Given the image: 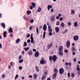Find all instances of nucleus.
<instances>
[{"label": "nucleus", "mask_w": 80, "mask_h": 80, "mask_svg": "<svg viewBox=\"0 0 80 80\" xmlns=\"http://www.w3.org/2000/svg\"><path fill=\"white\" fill-rule=\"evenodd\" d=\"M59 74H63L64 73V69L63 68H61L59 69Z\"/></svg>", "instance_id": "obj_1"}, {"label": "nucleus", "mask_w": 80, "mask_h": 80, "mask_svg": "<svg viewBox=\"0 0 80 80\" xmlns=\"http://www.w3.org/2000/svg\"><path fill=\"white\" fill-rule=\"evenodd\" d=\"M58 58L56 56V55H54L52 57V60L54 62H55L57 59Z\"/></svg>", "instance_id": "obj_2"}, {"label": "nucleus", "mask_w": 80, "mask_h": 80, "mask_svg": "<svg viewBox=\"0 0 80 80\" xmlns=\"http://www.w3.org/2000/svg\"><path fill=\"white\" fill-rule=\"evenodd\" d=\"M73 40L74 41H77L78 40V36H75L73 37Z\"/></svg>", "instance_id": "obj_3"}, {"label": "nucleus", "mask_w": 80, "mask_h": 80, "mask_svg": "<svg viewBox=\"0 0 80 80\" xmlns=\"http://www.w3.org/2000/svg\"><path fill=\"white\" fill-rule=\"evenodd\" d=\"M39 55H40V53H39V52L38 51L36 52L34 54V55L36 57H38L39 56Z\"/></svg>", "instance_id": "obj_4"}, {"label": "nucleus", "mask_w": 80, "mask_h": 80, "mask_svg": "<svg viewBox=\"0 0 80 80\" xmlns=\"http://www.w3.org/2000/svg\"><path fill=\"white\" fill-rule=\"evenodd\" d=\"M48 32H52L53 30L51 29V26H48Z\"/></svg>", "instance_id": "obj_5"}, {"label": "nucleus", "mask_w": 80, "mask_h": 80, "mask_svg": "<svg viewBox=\"0 0 80 80\" xmlns=\"http://www.w3.org/2000/svg\"><path fill=\"white\" fill-rule=\"evenodd\" d=\"M47 25H46V24H45L44 25V26H43V30H44V31H46V30H47Z\"/></svg>", "instance_id": "obj_6"}, {"label": "nucleus", "mask_w": 80, "mask_h": 80, "mask_svg": "<svg viewBox=\"0 0 80 80\" xmlns=\"http://www.w3.org/2000/svg\"><path fill=\"white\" fill-rule=\"evenodd\" d=\"M66 45L67 48H69L70 46V42L69 41L67 42Z\"/></svg>", "instance_id": "obj_7"}, {"label": "nucleus", "mask_w": 80, "mask_h": 80, "mask_svg": "<svg viewBox=\"0 0 80 80\" xmlns=\"http://www.w3.org/2000/svg\"><path fill=\"white\" fill-rule=\"evenodd\" d=\"M40 63L41 65H43V64H45V60L42 59L40 61Z\"/></svg>", "instance_id": "obj_8"}, {"label": "nucleus", "mask_w": 80, "mask_h": 80, "mask_svg": "<svg viewBox=\"0 0 80 80\" xmlns=\"http://www.w3.org/2000/svg\"><path fill=\"white\" fill-rule=\"evenodd\" d=\"M55 30L56 31V33H58V32H59L60 29L58 27H56L55 28Z\"/></svg>", "instance_id": "obj_9"}, {"label": "nucleus", "mask_w": 80, "mask_h": 80, "mask_svg": "<svg viewBox=\"0 0 80 80\" xmlns=\"http://www.w3.org/2000/svg\"><path fill=\"white\" fill-rule=\"evenodd\" d=\"M52 7L53 6H52V5H48V6L47 9L48 10H49L50 8H52Z\"/></svg>", "instance_id": "obj_10"}, {"label": "nucleus", "mask_w": 80, "mask_h": 80, "mask_svg": "<svg viewBox=\"0 0 80 80\" xmlns=\"http://www.w3.org/2000/svg\"><path fill=\"white\" fill-rule=\"evenodd\" d=\"M1 26L3 28H5V23H2L1 24Z\"/></svg>", "instance_id": "obj_11"}, {"label": "nucleus", "mask_w": 80, "mask_h": 80, "mask_svg": "<svg viewBox=\"0 0 80 80\" xmlns=\"http://www.w3.org/2000/svg\"><path fill=\"white\" fill-rule=\"evenodd\" d=\"M3 35L4 38L7 37V32L5 31L3 32Z\"/></svg>", "instance_id": "obj_12"}, {"label": "nucleus", "mask_w": 80, "mask_h": 80, "mask_svg": "<svg viewBox=\"0 0 80 80\" xmlns=\"http://www.w3.org/2000/svg\"><path fill=\"white\" fill-rule=\"evenodd\" d=\"M28 55H32L33 54V52H32V51L30 50L28 52Z\"/></svg>", "instance_id": "obj_13"}, {"label": "nucleus", "mask_w": 80, "mask_h": 80, "mask_svg": "<svg viewBox=\"0 0 80 80\" xmlns=\"http://www.w3.org/2000/svg\"><path fill=\"white\" fill-rule=\"evenodd\" d=\"M33 78L34 80H36L37 78V75L36 74H33Z\"/></svg>", "instance_id": "obj_14"}, {"label": "nucleus", "mask_w": 80, "mask_h": 80, "mask_svg": "<svg viewBox=\"0 0 80 80\" xmlns=\"http://www.w3.org/2000/svg\"><path fill=\"white\" fill-rule=\"evenodd\" d=\"M53 45V44L52 43L51 44H49L48 45V49H49V48H50L52 47V46Z\"/></svg>", "instance_id": "obj_15"}, {"label": "nucleus", "mask_w": 80, "mask_h": 80, "mask_svg": "<svg viewBox=\"0 0 80 80\" xmlns=\"http://www.w3.org/2000/svg\"><path fill=\"white\" fill-rule=\"evenodd\" d=\"M56 77H57V74H54L52 76L53 79H55V78H56Z\"/></svg>", "instance_id": "obj_16"}, {"label": "nucleus", "mask_w": 80, "mask_h": 80, "mask_svg": "<svg viewBox=\"0 0 80 80\" xmlns=\"http://www.w3.org/2000/svg\"><path fill=\"white\" fill-rule=\"evenodd\" d=\"M8 32L9 33H12L13 32V30H12V28H10L8 29Z\"/></svg>", "instance_id": "obj_17"}, {"label": "nucleus", "mask_w": 80, "mask_h": 80, "mask_svg": "<svg viewBox=\"0 0 80 80\" xmlns=\"http://www.w3.org/2000/svg\"><path fill=\"white\" fill-rule=\"evenodd\" d=\"M46 78V75H43V76L42 78V80H45Z\"/></svg>", "instance_id": "obj_18"}, {"label": "nucleus", "mask_w": 80, "mask_h": 80, "mask_svg": "<svg viewBox=\"0 0 80 80\" xmlns=\"http://www.w3.org/2000/svg\"><path fill=\"white\" fill-rule=\"evenodd\" d=\"M20 38H18L16 40V43H18L19 42H20Z\"/></svg>", "instance_id": "obj_19"}, {"label": "nucleus", "mask_w": 80, "mask_h": 80, "mask_svg": "<svg viewBox=\"0 0 80 80\" xmlns=\"http://www.w3.org/2000/svg\"><path fill=\"white\" fill-rule=\"evenodd\" d=\"M31 4L33 8H35V7L36 6V4L34 2H32Z\"/></svg>", "instance_id": "obj_20"}, {"label": "nucleus", "mask_w": 80, "mask_h": 80, "mask_svg": "<svg viewBox=\"0 0 80 80\" xmlns=\"http://www.w3.org/2000/svg\"><path fill=\"white\" fill-rule=\"evenodd\" d=\"M35 68L36 69V71L38 72H39V68H38V66H35Z\"/></svg>", "instance_id": "obj_21"}, {"label": "nucleus", "mask_w": 80, "mask_h": 80, "mask_svg": "<svg viewBox=\"0 0 80 80\" xmlns=\"http://www.w3.org/2000/svg\"><path fill=\"white\" fill-rule=\"evenodd\" d=\"M49 59L50 61H52V60H53V57H52V56H49Z\"/></svg>", "instance_id": "obj_22"}, {"label": "nucleus", "mask_w": 80, "mask_h": 80, "mask_svg": "<svg viewBox=\"0 0 80 80\" xmlns=\"http://www.w3.org/2000/svg\"><path fill=\"white\" fill-rule=\"evenodd\" d=\"M42 10V9L41 7H39L38 8V10L37 11L38 12H40Z\"/></svg>", "instance_id": "obj_23"}, {"label": "nucleus", "mask_w": 80, "mask_h": 80, "mask_svg": "<svg viewBox=\"0 0 80 80\" xmlns=\"http://www.w3.org/2000/svg\"><path fill=\"white\" fill-rule=\"evenodd\" d=\"M58 54L59 55H62V56H63V52H62V51H59Z\"/></svg>", "instance_id": "obj_24"}, {"label": "nucleus", "mask_w": 80, "mask_h": 80, "mask_svg": "<svg viewBox=\"0 0 80 80\" xmlns=\"http://www.w3.org/2000/svg\"><path fill=\"white\" fill-rule=\"evenodd\" d=\"M54 72H55L54 74H57L58 73V70H57V69L56 68H55L54 69Z\"/></svg>", "instance_id": "obj_25"}, {"label": "nucleus", "mask_w": 80, "mask_h": 80, "mask_svg": "<svg viewBox=\"0 0 80 80\" xmlns=\"http://www.w3.org/2000/svg\"><path fill=\"white\" fill-rule=\"evenodd\" d=\"M46 34V32H44L43 33V36L42 37L43 39H44L45 38V34Z\"/></svg>", "instance_id": "obj_26"}, {"label": "nucleus", "mask_w": 80, "mask_h": 80, "mask_svg": "<svg viewBox=\"0 0 80 80\" xmlns=\"http://www.w3.org/2000/svg\"><path fill=\"white\" fill-rule=\"evenodd\" d=\"M74 25L75 27H77V25H78V23L77 22H75L74 23Z\"/></svg>", "instance_id": "obj_27"}, {"label": "nucleus", "mask_w": 80, "mask_h": 80, "mask_svg": "<svg viewBox=\"0 0 80 80\" xmlns=\"http://www.w3.org/2000/svg\"><path fill=\"white\" fill-rule=\"evenodd\" d=\"M63 49V47L62 46H60L59 49V51H61Z\"/></svg>", "instance_id": "obj_28"}, {"label": "nucleus", "mask_w": 80, "mask_h": 80, "mask_svg": "<svg viewBox=\"0 0 80 80\" xmlns=\"http://www.w3.org/2000/svg\"><path fill=\"white\" fill-rule=\"evenodd\" d=\"M23 62V59H21L19 61V63H22V62Z\"/></svg>", "instance_id": "obj_29"}, {"label": "nucleus", "mask_w": 80, "mask_h": 80, "mask_svg": "<svg viewBox=\"0 0 80 80\" xmlns=\"http://www.w3.org/2000/svg\"><path fill=\"white\" fill-rule=\"evenodd\" d=\"M77 71H79L80 70V68H79V65H77Z\"/></svg>", "instance_id": "obj_30"}, {"label": "nucleus", "mask_w": 80, "mask_h": 80, "mask_svg": "<svg viewBox=\"0 0 80 80\" xmlns=\"http://www.w3.org/2000/svg\"><path fill=\"white\" fill-rule=\"evenodd\" d=\"M23 18L26 20V21H28V19L25 16H24Z\"/></svg>", "instance_id": "obj_31"}, {"label": "nucleus", "mask_w": 80, "mask_h": 80, "mask_svg": "<svg viewBox=\"0 0 80 80\" xmlns=\"http://www.w3.org/2000/svg\"><path fill=\"white\" fill-rule=\"evenodd\" d=\"M27 45V43L26 42H24V44L23 45V47H26Z\"/></svg>", "instance_id": "obj_32"}, {"label": "nucleus", "mask_w": 80, "mask_h": 80, "mask_svg": "<svg viewBox=\"0 0 80 80\" xmlns=\"http://www.w3.org/2000/svg\"><path fill=\"white\" fill-rule=\"evenodd\" d=\"M31 14V11H28L27 12V15H30V14Z\"/></svg>", "instance_id": "obj_33"}, {"label": "nucleus", "mask_w": 80, "mask_h": 80, "mask_svg": "<svg viewBox=\"0 0 80 80\" xmlns=\"http://www.w3.org/2000/svg\"><path fill=\"white\" fill-rule=\"evenodd\" d=\"M71 11V15H72V14H73L75 13V11H74V10H72Z\"/></svg>", "instance_id": "obj_34"}, {"label": "nucleus", "mask_w": 80, "mask_h": 80, "mask_svg": "<svg viewBox=\"0 0 80 80\" xmlns=\"http://www.w3.org/2000/svg\"><path fill=\"white\" fill-rule=\"evenodd\" d=\"M29 49V48L27 47V48H24V50L26 51V52H27L28 50V49Z\"/></svg>", "instance_id": "obj_35"}, {"label": "nucleus", "mask_w": 80, "mask_h": 80, "mask_svg": "<svg viewBox=\"0 0 80 80\" xmlns=\"http://www.w3.org/2000/svg\"><path fill=\"white\" fill-rule=\"evenodd\" d=\"M61 25L62 27H63L65 26V24H64V22H62L61 23Z\"/></svg>", "instance_id": "obj_36"}, {"label": "nucleus", "mask_w": 80, "mask_h": 80, "mask_svg": "<svg viewBox=\"0 0 80 80\" xmlns=\"http://www.w3.org/2000/svg\"><path fill=\"white\" fill-rule=\"evenodd\" d=\"M68 25L69 26H71V25H72V23H71V22H69L68 23Z\"/></svg>", "instance_id": "obj_37"}, {"label": "nucleus", "mask_w": 80, "mask_h": 80, "mask_svg": "<svg viewBox=\"0 0 80 80\" xmlns=\"http://www.w3.org/2000/svg\"><path fill=\"white\" fill-rule=\"evenodd\" d=\"M78 77H79V75H80V70L78 71Z\"/></svg>", "instance_id": "obj_38"}, {"label": "nucleus", "mask_w": 80, "mask_h": 80, "mask_svg": "<svg viewBox=\"0 0 80 80\" xmlns=\"http://www.w3.org/2000/svg\"><path fill=\"white\" fill-rule=\"evenodd\" d=\"M71 77H75V74H74L73 73H72Z\"/></svg>", "instance_id": "obj_39"}, {"label": "nucleus", "mask_w": 80, "mask_h": 80, "mask_svg": "<svg viewBox=\"0 0 80 80\" xmlns=\"http://www.w3.org/2000/svg\"><path fill=\"white\" fill-rule=\"evenodd\" d=\"M34 22V20H33V19H31L30 20V23H33Z\"/></svg>", "instance_id": "obj_40"}, {"label": "nucleus", "mask_w": 80, "mask_h": 80, "mask_svg": "<svg viewBox=\"0 0 80 80\" xmlns=\"http://www.w3.org/2000/svg\"><path fill=\"white\" fill-rule=\"evenodd\" d=\"M22 56L21 55H20L19 56L18 59L20 60V59H21V58H22Z\"/></svg>", "instance_id": "obj_41"}, {"label": "nucleus", "mask_w": 80, "mask_h": 80, "mask_svg": "<svg viewBox=\"0 0 80 80\" xmlns=\"http://www.w3.org/2000/svg\"><path fill=\"white\" fill-rule=\"evenodd\" d=\"M59 24L60 22H59V21H57L56 24V25H59Z\"/></svg>", "instance_id": "obj_42"}, {"label": "nucleus", "mask_w": 80, "mask_h": 80, "mask_svg": "<svg viewBox=\"0 0 80 80\" xmlns=\"http://www.w3.org/2000/svg\"><path fill=\"white\" fill-rule=\"evenodd\" d=\"M36 31L37 34H38V28H36Z\"/></svg>", "instance_id": "obj_43"}, {"label": "nucleus", "mask_w": 80, "mask_h": 80, "mask_svg": "<svg viewBox=\"0 0 80 80\" xmlns=\"http://www.w3.org/2000/svg\"><path fill=\"white\" fill-rule=\"evenodd\" d=\"M18 68L19 70H22V67L21 66H20Z\"/></svg>", "instance_id": "obj_44"}, {"label": "nucleus", "mask_w": 80, "mask_h": 80, "mask_svg": "<svg viewBox=\"0 0 80 80\" xmlns=\"http://www.w3.org/2000/svg\"><path fill=\"white\" fill-rule=\"evenodd\" d=\"M18 77V74H17L16 75L15 77V79H17Z\"/></svg>", "instance_id": "obj_45"}, {"label": "nucleus", "mask_w": 80, "mask_h": 80, "mask_svg": "<svg viewBox=\"0 0 80 80\" xmlns=\"http://www.w3.org/2000/svg\"><path fill=\"white\" fill-rule=\"evenodd\" d=\"M29 29L30 30H32V26H30L29 28Z\"/></svg>", "instance_id": "obj_46"}, {"label": "nucleus", "mask_w": 80, "mask_h": 80, "mask_svg": "<svg viewBox=\"0 0 80 80\" xmlns=\"http://www.w3.org/2000/svg\"><path fill=\"white\" fill-rule=\"evenodd\" d=\"M75 53H76V52L75 51H73L72 52V54L73 55H75Z\"/></svg>", "instance_id": "obj_47"}, {"label": "nucleus", "mask_w": 80, "mask_h": 80, "mask_svg": "<svg viewBox=\"0 0 80 80\" xmlns=\"http://www.w3.org/2000/svg\"><path fill=\"white\" fill-rule=\"evenodd\" d=\"M49 35H50V36H52V32H49Z\"/></svg>", "instance_id": "obj_48"}, {"label": "nucleus", "mask_w": 80, "mask_h": 80, "mask_svg": "<svg viewBox=\"0 0 80 80\" xmlns=\"http://www.w3.org/2000/svg\"><path fill=\"white\" fill-rule=\"evenodd\" d=\"M68 77H70V73H68Z\"/></svg>", "instance_id": "obj_49"}, {"label": "nucleus", "mask_w": 80, "mask_h": 80, "mask_svg": "<svg viewBox=\"0 0 80 80\" xmlns=\"http://www.w3.org/2000/svg\"><path fill=\"white\" fill-rule=\"evenodd\" d=\"M64 52L65 53H68V50H67V49H65L64 50Z\"/></svg>", "instance_id": "obj_50"}, {"label": "nucleus", "mask_w": 80, "mask_h": 80, "mask_svg": "<svg viewBox=\"0 0 80 80\" xmlns=\"http://www.w3.org/2000/svg\"><path fill=\"white\" fill-rule=\"evenodd\" d=\"M30 35L29 34L27 35V37H28V38H29V37H30Z\"/></svg>", "instance_id": "obj_51"}, {"label": "nucleus", "mask_w": 80, "mask_h": 80, "mask_svg": "<svg viewBox=\"0 0 80 80\" xmlns=\"http://www.w3.org/2000/svg\"><path fill=\"white\" fill-rule=\"evenodd\" d=\"M68 65L69 66H71L72 65V63L71 62H68Z\"/></svg>", "instance_id": "obj_52"}, {"label": "nucleus", "mask_w": 80, "mask_h": 80, "mask_svg": "<svg viewBox=\"0 0 80 80\" xmlns=\"http://www.w3.org/2000/svg\"><path fill=\"white\" fill-rule=\"evenodd\" d=\"M5 76L4 75H2V78H5Z\"/></svg>", "instance_id": "obj_53"}, {"label": "nucleus", "mask_w": 80, "mask_h": 80, "mask_svg": "<svg viewBox=\"0 0 80 80\" xmlns=\"http://www.w3.org/2000/svg\"><path fill=\"white\" fill-rule=\"evenodd\" d=\"M59 20L60 21H62V20H63V18L62 17H61L59 18Z\"/></svg>", "instance_id": "obj_54"}, {"label": "nucleus", "mask_w": 80, "mask_h": 80, "mask_svg": "<svg viewBox=\"0 0 80 80\" xmlns=\"http://www.w3.org/2000/svg\"><path fill=\"white\" fill-rule=\"evenodd\" d=\"M33 42H34V39H31V43H33Z\"/></svg>", "instance_id": "obj_55"}, {"label": "nucleus", "mask_w": 80, "mask_h": 80, "mask_svg": "<svg viewBox=\"0 0 80 80\" xmlns=\"http://www.w3.org/2000/svg\"><path fill=\"white\" fill-rule=\"evenodd\" d=\"M59 18H60V17L58 16H56V19L57 20L59 19Z\"/></svg>", "instance_id": "obj_56"}, {"label": "nucleus", "mask_w": 80, "mask_h": 80, "mask_svg": "<svg viewBox=\"0 0 80 80\" xmlns=\"http://www.w3.org/2000/svg\"><path fill=\"white\" fill-rule=\"evenodd\" d=\"M2 44L0 43V48L2 49Z\"/></svg>", "instance_id": "obj_57"}, {"label": "nucleus", "mask_w": 80, "mask_h": 80, "mask_svg": "<svg viewBox=\"0 0 80 80\" xmlns=\"http://www.w3.org/2000/svg\"><path fill=\"white\" fill-rule=\"evenodd\" d=\"M51 12H52V13H53V9H51Z\"/></svg>", "instance_id": "obj_58"}, {"label": "nucleus", "mask_w": 80, "mask_h": 80, "mask_svg": "<svg viewBox=\"0 0 80 80\" xmlns=\"http://www.w3.org/2000/svg\"><path fill=\"white\" fill-rule=\"evenodd\" d=\"M30 8L31 10H32L33 9V7H32V6H30Z\"/></svg>", "instance_id": "obj_59"}, {"label": "nucleus", "mask_w": 80, "mask_h": 80, "mask_svg": "<svg viewBox=\"0 0 80 80\" xmlns=\"http://www.w3.org/2000/svg\"><path fill=\"white\" fill-rule=\"evenodd\" d=\"M27 42H28V43H30V39L28 40Z\"/></svg>", "instance_id": "obj_60"}, {"label": "nucleus", "mask_w": 80, "mask_h": 80, "mask_svg": "<svg viewBox=\"0 0 80 80\" xmlns=\"http://www.w3.org/2000/svg\"><path fill=\"white\" fill-rule=\"evenodd\" d=\"M68 31V30L65 29L64 31L65 33H67V32Z\"/></svg>", "instance_id": "obj_61"}, {"label": "nucleus", "mask_w": 80, "mask_h": 80, "mask_svg": "<svg viewBox=\"0 0 80 80\" xmlns=\"http://www.w3.org/2000/svg\"><path fill=\"white\" fill-rule=\"evenodd\" d=\"M32 51H33V52H36V49H33V50H32Z\"/></svg>", "instance_id": "obj_62"}, {"label": "nucleus", "mask_w": 80, "mask_h": 80, "mask_svg": "<svg viewBox=\"0 0 80 80\" xmlns=\"http://www.w3.org/2000/svg\"><path fill=\"white\" fill-rule=\"evenodd\" d=\"M21 53H22V54H24L25 52H24V51H22Z\"/></svg>", "instance_id": "obj_63"}, {"label": "nucleus", "mask_w": 80, "mask_h": 80, "mask_svg": "<svg viewBox=\"0 0 80 80\" xmlns=\"http://www.w3.org/2000/svg\"><path fill=\"white\" fill-rule=\"evenodd\" d=\"M72 46H74L75 45V43H72Z\"/></svg>", "instance_id": "obj_64"}]
</instances>
